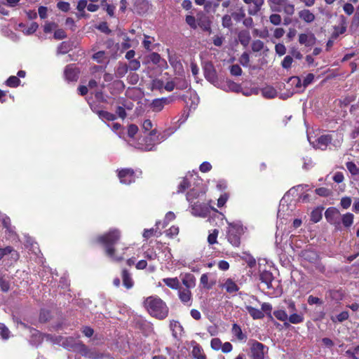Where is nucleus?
<instances>
[{
	"label": "nucleus",
	"mask_w": 359,
	"mask_h": 359,
	"mask_svg": "<svg viewBox=\"0 0 359 359\" xmlns=\"http://www.w3.org/2000/svg\"><path fill=\"white\" fill-rule=\"evenodd\" d=\"M120 238L118 230L110 231L107 233L97 238V241L105 245L107 255L114 262H120L123 259V253L118 255L115 254V249L112 247Z\"/></svg>",
	"instance_id": "obj_1"
},
{
	"label": "nucleus",
	"mask_w": 359,
	"mask_h": 359,
	"mask_svg": "<svg viewBox=\"0 0 359 359\" xmlns=\"http://www.w3.org/2000/svg\"><path fill=\"white\" fill-rule=\"evenodd\" d=\"M144 306L149 314L158 319L165 318L168 315V307L159 297L150 296L144 302Z\"/></svg>",
	"instance_id": "obj_2"
},
{
	"label": "nucleus",
	"mask_w": 359,
	"mask_h": 359,
	"mask_svg": "<svg viewBox=\"0 0 359 359\" xmlns=\"http://www.w3.org/2000/svg\"><path fill=\"white\" fill-rule=\"evenodd\" d=\"M61 345L65 349L79 353L82 355H86L88 353V347L78 338H74L72 337L63 338L61 340Z\"/></svg>",
	"instance_id": "obj_3"
},
{
	"label": "nucleus",
	"mask_w": 359,
	"mask_h": 359,
	"mask_svg": "<svg viewBox=\"0 0 359 359\" xmlns=\"http://www.w3.org/2000/svg\"><path fill=\"white\" fill-rule=\"evenodd\" d=\"M270 8L273 11H281L289 16L294 15L295 12V6L289 0H268Z\"/></svg>",
	"instance_id": "obj_4"
},
{
	"label": "nucleus",
	"mask_w": 359,
	"mask_h": 359,
	"mask_svg": "<svg viewBox=\"0 0 359 359\" xmlns=\"http://www.w3.org/2000/svg\"><path fill=\"white\" fill-rule=\"evenodd\" d=\"M243 229L241 226L236 224H229L227 230L228 241L233 246L238 247L241 243V235Z\"/></svg>",
	"instance_id": "obj_5"
},
{
	"label": "nucleus",
	"mask_w": 359,
	"mask_h": 359,
	"mask_svg": "<svg viewBox=\"0 0 359 359\" xmlns=\"http://www.w3.org/2000/svg\"><path fill=\"white\" fill-rule=\"evenodd\" d=\"M164 140V136L158 133L156 129L151 130L144 138V149L151 151L156 144H160Z\"/></svg>",
	"instance_id": "obj_6"
},
{
	"label": "nucleus",
	"mask_w": 359,
	"mask_h": 359,
	"mask_svg": "<svg viewBox=\"0 0 359 359\" xmlns=\"http://www.w3.org/2000/svg\"><path fill=\"white\" fill-rule=\"evenodd\" d=\"M300 256L302 257V264L304 267H306V264H313L316 269H320L319 264V256L318 253L313 250L306 249L301 252Z\"/></svg>",
	"instance_id": "obj_7"
},
{
	"label": "nucleus",
	"mask_w": 359,
	"mask_h": 359,
	"mask_svg": "<svg viewBox=\"0 0 359 359\" xmlns=\"http://www.w3.org/2000/svg\"><path fill=\"white\" fill-rule=\"evenodd\" d=\"M341 216L339 210L334 207L328 208L325 212L326 220L337 229H341Z\"/></svg>",
	"instance_id": "obj_8"
},
{
	"label": "nucleus",
	"mask_w": 359,
	"mask_h": 359,
	"mask_svg": "<svg viewBox=\"0 0 359 359\" xmlns=\"http://www.w3.org/2000/svg\"><path fill=\"white\" fill-rule=\"evenodd\" d=\"M80 72V69L76 64L67 65L64 70L65 79L67 82H76Z\"/></svg>",
	"instance_id": "obj_9"
},
{
	"label": "nucleus",
	"mask_w": 359,
	"mask_h": 359,
	"mask_svg": "<svg viewBox=\"0 0 359 359\" xmlns=\"http://www.w3.org/2000/svg\"><path fill=\"white\" fill-rule=\"evenodd\" d=\"M265 349L268 348L263 344L254 341L250 347L252 359H264L265 355Z\"/></svg>",
	"instance_id": "obj_10"
},
{
	"label": "nucleus",
	"mask_w": 359,
	"mask_h": 359,
	"mask_svg": "<svg viewBox=\"0 0 359 359\" xmlns=\"http://www.w3.org/2000/svg\"><path fill=\"white\" fill-rule=\"evenodd\" d=\"M217 87L226 92L231 91L238 93L241 91V85L229 79L219 81Z\"/></svg>",
	"instance_id": "obj_11"
},
{
	"label": "nucleus",
	"mask_w": 359,
	"mask_h": 359,
	"mask_svg": "<svg viewBox=\"0 0 359 359\" xmlns=\"http://www.w3.org/2000/svg\"><path fill=\"white\" fill-rule=\"evenodd\" d=\"M248 5V11L250 15H256L261 10L264 0H243Z\"/></svg>",
	"instance_id": "obj_12"
},
{
	"label": "nucleus",
	"mask_w": 359,
	"mask_h": 359,
	"mask_svg": "<svg viewBox=\"0 0 359 359\" xmlns=\"http://www.w3.org/2000/svg\"><path fill=\"white\" fill-rule=\"evenodd\" d=\"M118 177L122 184H129L135 182L134 171L132 169H123L118 172Z\"/></svg>",
	"instance_id": "obj_13"
},
{
	"label": "nucleus",
	"mask_w": 359,
	"mask_h": 359,
	"mask_svg": "<svg viewBox=\"0 0 359 359\" xmlns=\"http://www.w3.org/2000/svg\"><path fill=\"white\" fill-rule=\"evenodd\" d=\"M205 77L214 86H217L219 81L217 79L216 71L211 64H208L205 67Z\"/></svg>",
	"instance_id": "obj_14"
},
{
	"label": "nucleus",
	"mask_w": 359,
	"mask_h": 359,
	"mask_svg": "<svg viewBox=\"0 0 359 359\" xmlns=\"http://www.w3.org/2000/svg\"><path fill=\"white\" fill-rule=\"evenodd\" d=\"M172 100L171 98L168 97L155 99L152 101L151 107L154 111L158 112L163 109L165 105L170 104Z\"/></svg>",
	"instance_id": "obj_15"
},
{
	"label": "nucleus",
	"mask_w": 359,
	"mask_h": 359,
	"mask_svg": "<svg viewBox=\"0 0 359 359\" xmlns=\"http://www.w3.org/2000/svg\"><path fill=\"white\" fill-rule=\"evenodd\" d=\"M316 37L313 34H300L299 35V43L306 46H312L316 43Z\"/></svg>",
	"instance_id": "obj_16"
},
{
	"label": "nucleus",
	"mask_w": 359,
	"mask_h": 359,
	"mask_svg": "<svg viewBox=\"0 0 359 359\" xmlns=\"http://www.w3.org/2000/svg\"><path fill=\"white\" fill-rule=\"evenodd\" d=\"M299 18L304 22L310 24L314 22L315 15L309 9L304 8L298 12Z\"/></svg>",
	"instance_id": "obj_17"
},
{
	"label": "nucleus",
	"mask_w": 359,
	"mask_h": 359,
	"mask_svg": "<svg viewBox=\"0 0 359 359\" xmlns=\"http://www.w3.org/2000/svg\"><path fill=\"white\" fill-rule=\"evenodd\" d=\"M191 296L190 289L182 287L178 289V297L182 303L191 304Z\"/></svg>",
	"instance_id": "obj_18"
},
{
	"label": "nucleus",
	"mask_w": 359,
	"mask_h": 359,
	"mask_svg": "<svg viewBox=\"0 0 359 359\" xmlns=\"http://www.w3.org/2000/svg\"><path fill=\"white\" fill-rule=\"evenodd\" d=\"M331 140L332 138L330 135H322L317 139L316 144L314 145V147L321 150H325L327 145L331 142Z\"/></svg>",
	"instance_id": "obj_19"
},
{
	"label": "nucleus",
	"mask_w": 359,
	"mask_h": 359,
	"mask_svg": "<svg viewBox=\"0 0 359 359\" xmlns=\"http://www.w3.org/2000/svg\"><path fill=\"white\" fill-rule=\"evenodd\" d=\"M260 280L266 285L268 289L272 287V280H273V276L271 272L269 271H264L259 275Z\"/></svg>",
	"instance_id": "obj_20"
},
{
	"label": "nucleus",
	"mask_w": 359,
	"mask_h": 359,
	"mask_svg": "<svg viewBox=\"0 0 359 359\" xmlns=\"http://www.w3.org/2000/svg\"><path fill=\"white\" fill-rule=\"evenodd\" d=\"M184 288H193L196 285V278L191 273H186L182 279Z\"/></svg>",
	"instance_id": "obj_21"
},
{
	"label": "nucleus",
	"mask_w": 359,
	"mask_h": 359,
	"mask_svg": "<svg viewBox=\"0 0 359 359\" xmlns=\"http://www.w3.org/2000/svg\"><path fill=\"white\" fill-rule=\"evenodd\" d=\"M222 287L229 293H233L238 290L237 284L231 278H227L222 285Z\"/></svg>",
	"instance_id": "obj_22"
},
{
	"label": "nucleus",
	"mask_w": 359,
	"mask_h": 359,
	"mask_svg": "<svg viewBox=\"0 0 359 359\" xmlns=\"http://www.w3.org/2000/svg\"><path fill=\"white\" fill-rule=\"evenodd\" d=\"M238 40L241 45L247 47L251 40L250 32L247 30H242L238 33Z\"/></svg>",
	"instance_id": "obj_23"
},
{
	"label": "nucleus",
	"mask_w": 359,
	"mask_h": 359,
	"mask_svg": "<svg viewBox=\"0 0 359 359\" xmlns=\"http://www.w3.org/2000/svg\"><path fill=\"white\" fill-rule=\"evenodd\" d=\"M123 284L127 289H130L133 287L134 282L131 275L126 269L122 271Z\"/></svg>",
	"instance_id": "obj_24"
},
{
	"label": "nucleus",
	"mask_w": 359,
	"mask_h": 359,
	"mask_svg": "<svg viewBox=\"0 0 359 359\" xmlns=\"http://www.w3.org/2000/svg\"><path fill=\"white\" fill-rule=\"evenodd\" d=\"M354 215L352 213L347 212L341 216V226L346 228L350 227L353 223Z\"/></svg>",
	"instance_id": "obj_25"
},
{
	"label": "nucleus",
	"mask_w": 359,
	"mask_h": 359,
	"mask_svg": "<svg viewBox=\"0 0 359 359\" xmlns=\"http://www.w3.org/2000/svg\"><path fill=\"white\" fill-rule=\"evenodd\" d=\"M245 309L253 319H262L264 316L263 312L261 310L254 308L251 306H246Z\"/></svg>",
	"instance_id": "obj_26"
},
{
	"label": "nucleus",
	"mask_w": 359,
	"mask_h": 359,
	"mask_svg": "<svg viewBox=\"0 0 359 359\" xmlns=\"http://www.w3.org/2000/svg\"><path fill=\"white\" fill-rule=\"evenodd\" d=\"M163 282L172 290H178L180 287L177 278H165L163 279Z\"/></svg>",
	"instance_id": "obj_27"
},
{
	"label": "nucleus",
	"mask_w": 359,
	"mask_h": 359,
	"mask_svg": "<svg viewBox=\"0 0 359 359\" xmlns=\"http://www.w3.org/2000/svg\"><path fill=\"white\" fill-rule=\"evenodd\" d=\"M94 112L96 113L102 120L114 121L116 118V116L115 114L106 111L95 110Z\"/></svg>",
	"instance_id": "obj_28"
},
{
	"label": "nucleus",
	"mask_w": 359,
	"mask_h": 359,
	"mask_svg": "<svg viewBox=\"0 0 359 359\" xmlns=\"http://www.w3.org/2000/svg\"><path fill=\"white\" fill-rule=\"evenodd\" d=\"M191 353L195 359H206L203 348L199 345H196L193 347Z\"/></svg>",
	"instance_id": "obj_29"
},
{
	"label": "nucleus",
	"mask_w": 359,
	"mask_h": 359,
	"mask_svg": "<svg viewBox=\"0 0 359 359\" xmlns=\"http://www.w3.org/2000/svg\"><path fill=\"white\" fill-rule=\"evenodd\" d=\"M232 334L236 337L238 340H244L246 339V335L242 332V330L237 324H233L232 326Z\"/></svg>",
	"instance_id": "obj_30"
},
{
	"label": "nucleus",
	"mask_w": 359,
	"mask_h": 359,
	"mask_svg": "<svg viewBox=\"0 0 359 359\" xmlns=\"http://www.w3.org/2000/svg\"><path fill=\"white\" fill-rule=\"evenodd\" d=\"M5 84L10 88H17L20 85V80L18 76H11L5 81Z\"/></svg>",
	"instance_id": "obj_31"
},
{
	"label": "nucleus",
	"mask_w": 359,
	"mask_h": 359,
	"mask_svg": "<svg viewBox=\"0 0 359 359\" xmlns=\"http://www.w3.org/2000/svg\"><path fill=\"white\" fill-rule=\"evenodd\" d=\"M87 8L88 11H90V5L87 6V1L86 0H80L77 5V10L79 11V13L77 15L78 18H81V17H83V12L84 9Z\"/></svg>",
	"instance_id": "obj_32"
},
{
	"label": "nucleus",
	"mask_w": 359,
	"mask_h": 359,
	"mask_svg": "<svg viewBox=\"0 0 359 359\" xmlns=\"http://www.w3.org/2000/svg\"><path fill=\"white\" fill-rule=\"evenodd\" d=\"M71 50V45L67 41H62L57 47V54H66Z\"/></svg>",
	"instance_id": "obj_33"
},
{
	"label": "nucleus",
	"mask_w": 359,
	"mask_h": 359,
	"mask_svg": "<svg viewBox=\"0 0 359 359\" xmlns=\"http://www.w3.org/2000/svg\"><path fill=\"white\" fill-rule=\"evenodd\" d=\"M175 88L180 90H184L188 88V81L183 78H175Z\"/></svg>",
	"instance_id": "obj_34"
},
{
	"label": "nucleus",
	"mask_w": 359,
	"mask_h": 359,
	"mask_svg": "<svg viewBox=\"0 0 359 359\" xmlns=\"http://www.w3.org/2000/svg\"><path fill=\"white\" fill-rule=\"evenodd\" d=\"M287 320L292 324H297L304 321V316L302 314L294 313L291 314Z\"/></svg>",
	"instance_id": "obj_35"
},
{
	"label": "nucleus",
	"mask_w": 359,
	"mask_h": 359,
	"mask_svg": "<svg viewBox=\"0 0 359 359\" xmlns=\"http://www.w3.org/2000/svg\"><path fill=\"white\" fill-rule=\"evenodd\" d=\"M232 15H224L223 17H222V25L223 27L224 28H231L232 25H233V22H232Z\"/></svg>",
	"instance_id": "obj_36"
},
{
	"label": "nucleus",
	"mask_w": 359,
	"mask_h": 359,
	"mask_svg": "<svg viewBox=\"0 0 359 359\" xmlns=\"http://www.w3.org/2000/svg\"><path fill=\"white\" fill-rule=\"evenodd\" d=\"M322 218V210L319 208H316L311 212V219L312 222L317 223Z\"/></svg>",
	"instance_id": "obj_37"
},
{
	"label": "nucleus",
	"mask_w": 359,
	"mask_h": 359,
	"mask_svg": "<svg viewBox=\"0 0 359 359\" xmlns=\"http://www.w3.org/2000/svg\"><path fill=\"white\" fill-rule=\"evenodd\" d=\"M160 224V222H156V229H144V232H143V237L146 239H148L149 238H151V236H153L155 233L157 232V229H158V225Z\"/></svg>",
	"instance_id": "obj_38"
},
{
	"label": "nucleus",
	"mask_w": 359,
	"mask_h": 359,
	"mask_svg": "<svg viewBox=\"0 0 359 359\" xmlns=\"http://www.w3.org/2000/svg\"><path fill=\"white\" fill-rule=\"evenodd\" d=\"M273 315L278 320L283 322H285L288 319L287 314L283 310L275 311Z\"/></svg>",
	"instance_id": "obj_39"
},
{
	"label": "nucleus",
	"mask_w": 359,
	"mask_h": 359,
	"mask_svg": "<svg viewBox=\"0 0 359 359\" xmlns=\"http://www.w3.org/2000/svg\"><path fill=\"white\" fill-rule=\"evenodd\" d=\"M346 166L348 171L354 175H359V168L356 166V165L353 162H347L346 163Z\"/></svg>",
	"instance_id": "obj_40"
},
{
	"label": "nucleus",
	"mask_w": 359,
	"mask_h": 359,
	"mask_svg": "<svg viewBox=\"0 0 359 359\" xmlns=\"http://www.w3.org/2000/svg\"><path fill=\"white\" fill-rule=\"evenodd\" d=\"M264 47V43L261 40H255L252 43V50L254 52H259L262 50Z\"/></svg>",
	"instance_id": "obj_41"
},
{
	"label": "nucleus",
	"mask_w": 359,
	"mask_h": 359,
	"mask_svg": "<svg viewBox=\"0 0 359 359\" xmlns=\"http://www.w3.org/2000/svg\"><path fill=\"white\" fill-rule=\"evenodd\" d=\"M51 317L50 312L46 309H41L39 314V320L42 323L47 322Z\"/></svg>",
	"instance_id": "obj_42"
},
{
	"label": "nucleus",
	"mask_w": 359,
	"mask_h": 359,
	"mask_svg": "<svg viewBox=\"0 0 359 359\" xmlns=\"http://www.w3.org/2000/svg\"><path fill=\"white\" fill-rule=\"evenodd\" d=\"M0 335L3 339H8L10 337V331L5 324L0 323Z\"/></svg>",
	"instance_id": "obj_43"
},
{
	"label": "nucleus",
	"mask_w": 359,
	"mask_h": 359,
	"mask_svg": "<svg viewBox=\"0 0 359 359\" xmlns=\"http://www.w3.org/2000/svg\"><path fill=\"white\" fill-rule=\"evenodd\" d=\"M262 95L266 98H273L276 95V91L272 88H266L262 90Z\"/></svg>",
	"instance_id": "obj_44"
},
{
	"label": "nucleus",
	"mask_w": 359,
	"mask_h": 359,
	"mask_svg": "<svg viewBox=\"0 0 359 359\" xmlns=\"http://www.w3.org/2000/svg\"><path fill=\"white\" fill-rule=\"evenodd\" d=\"M0 288L4 292H7L10 290V283L4 276L0 277Z\"/></svg>",
	"instance_id": "obj_45"
},
{
	"label": "nucleus",
	"mask_w": 359,
	"mask_h": 359,
	"mask_svg": "<svg viewBox=\"0 0 359 359\" xmlns=\"http://www.w3.org/2000/svg\"><path fill=\"white\" fill-rule=\"evenodd\" d=\"M316 194L320 196L327 197L332 194V191L325 187H320L315 190Z\"/></svg>",
	"instance_id": "obj_46"
},
{
	"label": "nucleus",
	"mask_w": 359,
	"mask_h": 359,
	"mask_svg": "<svg viewBox=\"0 0 359 359\" xmlns=\"http://www.w3.org/2000/svg\"><path fill=\"white\" fill-rule=\"evenodd\" d=\"M95 27L100 30L101 32L109 34L111 32V30L109 28L108 25L106 22H102L98 25H95Z\"/></svg>",
	"instance_id": "obj_47"
},
{
	"label": "nucleus",
	"mask_w": 359,
	"mask_h": 359,
	"mask_svg": "<svg viewBox=\"0 0 359 359\" xmlns=\"http://www.w3.org/2000/svg\"><path fill=\"white\" fill-rule=\"evenodd\" d=\"M200 283L204 288L208 289V290L211 289L213 285V283L209 284L208 276L207 273H204L201 276V279H200Z\"/></svg>",
	"instance_id": "obj_48"
},
{
	"label": "nucleus",
	"mask_w": 359,
	"mask_h": 359,
	"mask_svg": "<svg viewBox=\"0 0 359 359\" xmlns=\"http://www.w3.org/2000/svg\"><path fill=\"white\" fill-rule=\"evenodd\" d=\"M244 255L245 256L242 257V259L245 261L248 265L251 268L255 266L256 264L255 259L250 254L244 253Z\"/></svg>",
	"instance_id": "obj_49"
},
{
	"label": "nucleus",
	"mask_w": 359,
	"mask_h": 359,
	"mask_svg": "<svg viewBox=\"0 0 359 359\" xmlns=\"http://www.w3.org/2000/svg\"><path fill=\"white\" fill-rule=\"evenodd\" d=\"M269 21L273 25H279L281 23L282 18L279 14L273 13L269 16Z\"/></svg>",
	"instance_id": "obj_50"
},
{
	"label": "nucleus",
	"mask_w": 359,
	"mask_h": 359,
	"mask_svg": "<svg viewBox=\"0 0 359 359\" xmlns=\"http://www.w3.org/2000/svg\"><path fill=\"white\" fill-rule=\"evenodd\" d=\"M222 341L219 338H213L210 341L211 348L215 351L221 350Z\"/></svg>",
	"instance_id": "obj_51"
},
{
	"label": "nucleus",
	"mask_w": 359,
	"mask_h": 359,
	"mask_svg": "<svg viewBox=\"0 0 359 359\" xmlns=\"http://www.w3.org/2000/svg\"><path fill=\"white\" fill-rule=\"evenodd\" d=\"M149 60L155 65H161V62H165L164 60H161V55L157 53H152L149 55Z\"/></svg>",
	"instance_id": "obj_52"
},
{
	"label": "nucleus",
	"mask_w": 359,
	"mask_h": 359,
	"mask_svg": "<svg viewBox=\"0 0 359 359\" xmlns=\"http://www.w3.org/2000/svg\"><path fill=\"white\" fill-rule=\"evenodd\" d=\"M189 187V182L187 181L186 178H184L181 182L179 184L177 187V193H182L184 191Z\"/></svg>",
	"instance_id": "obj_53"
},
{
	"label": "nucleus",
	"mask_w": 359,
	"mask_h": 359,
	"mask_svg": "<svg viewBox=\"0 0 359 359\" xmlns=\"http://www.w3.org/2000/svg\"><path fill=\"white\" fill-rule=\"evenodd\" d=\"M240 63L243 67H248L250 62V56L249 54L246 52H244L239 58Z\"/></svg>",
	"instance_id": "obj_54"
},
{
	"label": "nucleus",
	"mask_w": 359,
	"mask_h": 359,
	"mask_svg": "<svg viewBox=\"0 0 359 359\" xmlns=\"http://www.w3.org/2000/svg\"><path fill=\"white\" fill-rule=\"evenodd\" d=\"M144 257L148 260H154L157 258V254L154 250H147L144 252Z\"/></svg>",
	"instance_id": "obj_55"
},
{
	"label": "nucleus",
	"mask_w": 359,
	"mask_h": 359,
	"mask_svg": "<svg viewBox=\"0 0 359 359\" xmlns=\"http://www.w3.org/2000/svg\"><path fill=\"white\" fill-rule=\"evenodd\" d=\"M219 231L217 229H214L211 233L209 234L208 237V241L209 244L212 245L217 243V238L218 236Z\"/></svg>",
	"instance_id": "obj_56"
},
{
	"label": "nucleus",
	"mask_w": 359,
	"mask_h": 359,
	"mask_svg": "<svg viewBox=\"0 0 359 359\" xmlns=\"http://www.w3.org/2000/svg\"><path fill=\"white\" fill-rule=\"evenodd\" d=\"M199 191L192 189L190 191H189L187 194V199L189 202L193 203L194 200L198 197L199 196Z\"/></svg>",
	"instance_id": "obj_57"
},
{
	"label": "nucleus",
	"mask_w": 359,
	"mask_h": 359,
	"mask_svg": "<svg viewBox=\"0 0 359 359\" xmlns=\"http://www.w3.org/2000/svg\"><path fill=\"white\" fill-rule=\"evenodd\" d=\"M186 22L192 29H196L197 27H198V23L196 22V18L193 15H187V17H186Z\"/></svg>",
	"instance_id": "obj_58"
},
{
	"label": "nucleus",
	"mask_w": 359,
	"mask_h": 359,
	"mask_svg": "<svg viewBox=\"0 0 359 359\" xmlns=\"http://www.w3.org/2000/svg\"><path fill=\"white\" fill-rule=\"evenodd\" d=\"M275 51L279 56H283L286 53V48L283 43H278L275 46Z\"/></svg>",
	"instance_id": "obj_59"
},
{
	"label": "nucleus",
	"mask_w": 359,
	"mask_h": 359,
	"mask_svg": "<svg viewBox=\"0 0 359 359\" xmlns=\"http://www.w3.org/2000/svg\"><path fill=\"white\" fill-rule=\"evenodd\" d=\"M292 62V57L291 55H287L284 57L283 60L282 61V67L285 69H288L291 67Z\"/></svg>",
	"instance_id": "obj_60"
},
{
	"label": "nucleus",
	"mask_w": 359,
	"mask_h": 359,
	"mask_svg": "<svg viewBox=\"0 0 359 359\" xmlns=\"http://www.w3.org/2000/svg\"><path fill=\"white\" fill-rule=\"evenodd\" d=\"M230 72L233 76H241L243 71L238 65H233L230 67Z\"/></svg>",
	"instance_id": "obj_61"
},
{
	"label": "nucleus",
	"mask_w": 359,
	"mask_h": 359,
	"mask_svg": "<svg viewBox=\"0 0 359 359\" xmlns=\"http://www.w3.org/2000/svg\"><path fill=\"white\" fill-rule=\"evenodd\" d=\"M129 69L131 71H136L140 67V62L137 60H131L129 62V65L128 66Z\"/></svg>",
	"instance_id": "obj_62"
},
{
	"label": "nucleus",
	"mask_w": 359,
	"mask_h": 359,
	"mask_svg": "<svg viewBox=\"0 0 359 359\" xmlns=\"http://www.w3.org/2000/svg\"><path fill=\"white\" fill-rule=\"evenodd\" d=\"M67 37L65 32L62 29H56L54 32V38L57 40L64 39Z\"/></svg>",
	"instance_id": "obj_63"
},
{
	"label": "nucleus",
	"mask_w": 359,
	"mask_h": 359,
	"mask_svg": "<svg viewBox=\"0 0 359 359\" xmlns=\"http://www.w3.org/2000/svg\"><path fill=\"white\" fill-rule=\"evenodd\" d=\"M351 198L348 196L343 197L341 199L340 204L341 207L344 209L348 208L351 205Z\"/></svg>",
	"instance_id": "obj_64"
}]
</instances>
